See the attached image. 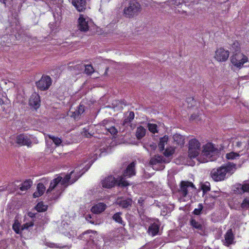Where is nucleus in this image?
Returning a JSON list of instances; mask_svg holds the SVG:
<instances>
[{"label":"nucleus","mask_w":249,"mask_h":249,"mask_svg":"<svg viewBox=\"0 0 249 249\" xmlns=\"http://www.w3.org/2000/svg\"><path fill=\"white\" fill-rule=\"evenodd\" d=\"M220 151L215 147L212 143H207L203 146L202 154L198 158V160L200 162H206L209 161H214L219 156Z\"/></svg>","instance_id":"1"},{"label":"nucleus","mask_w":249,"mask_h":249,"mask_svg":"<svg viewBox=\"0 0 249 249\" xmlns=\"http://www.w3.org/2000/svg\"><path fill=\"white\" fill-rule=\"evenodd\" d=\"M9 27L5 28L6 34H14L17 40L26 36V32L21 27L19 19L17 17H12L8 20Z\"/></svg>","instance_id":"2"},{"label":"nucleus","mask_w":249,"mask_h":249,"mask_svg":"<svg viewBox=\"0 0 249 249\" xmlns=\"http://www.w3.org/2000/svg\"><path fill=\"white\" fill-rule=\"evenodd\" d=\"M92 25L94 29H98V28L94 24L91 19L87 16L80 14L79 17L77 20V27L80 31L87 32L89 31L91 32V35L95 34L98 31L97 30L96 31H92L91 27Z\"/></svg>","instance_id":"3"},{"label":"nucleus","mask_w":249,"mask_h":249,"mask_svg":"<svg viewBox=\"0 0 249 249\" xmlns=\"http://www.w3.org/2000/svg\"><path fill=\"white\" fill-rule=\"evenodd\" d=\"M74 172H70V174H67L64 178L61 177H58L56 178H53L51 182L50 186L46 191L47 195L51 194L52 191L55 189V187H59L60 186H64L65 187L69 185V182L71 178V175L74 174Z\"/></svg>","instance_id":"4"},{"label":"nucleus","mask_w":249,"mask_h":249,"mask_svg":"<svg viewBox=\"0 0 249 249\" xmlns=\"http://www.w3.org/2000/svg\"><path fill=\"white\" fill-rule=\"evenodd\" d=\"M130 184L128 182L121 178L117 180L112 176H108L102 181V185L103 188L110 189L117 185L121 187H126Z\"/></svg>","instance_id":"5"},{"label":"nucleus","mask_w":249,"mask_h":249,"mask_svg":"<svg viewBox=\"0 0 249 249\" xmlns=\"http://www.w3.org/2000/svg\"><path fill=\"white\" fill-rule=\"evenodd\" d=\"M141 9L140 4L135 1L131 0L127 7L124 10V15L127 18H132L138 15Z\"/></svg>","instance_id":"6"},{"label":"nucleus","mask_w":249,"mask_h":249,"mask_svg":"<svg viewBox=\"0 0 249 249\" xmlns=\"http://www.w3.org/2000/svg\"><path fill=\"white\" fill-rule=\"evenodd\" d=\"M189 224L192 229L197 230L200 235H206V227L203 219L192 216L189 220Z\"/></svg>","instance_id":"7"},{"label":"nucleus","mask_w":249,"mask_h":249,"mask_svg":"<svg viewBox=\"0 0 249 249\" xmlns=\"http://www.w3.org/2000/svg\"><path fill=\"white\" fill-rule=\"evenodd\" d=\"M230 59L232 64L239 69H241L244 64L249 62L248 56L240 52L234 53Z\"/></svg>","instance_id":"8"},{"label":"nucleus","mask_w":249,"mask_h":249,"mask_svg":"<svg viewBox=\"0 0 249 249\" xmlns=\"http://www.w3.org/2000/svg\"><path fill=\"white\" fill-rule=\"evenodd\" d=\"M32 140H33L34 143H38V140L33 135H27L24 133L18 135L16 137V141L19 145H26L28 147H31L32 143Z\"/></svg>","instance_id":"9"},{"label":"nucleus","mask_w":249,"mask_h":249,"mask_svg":"<svg viewBox=\"0 0 249 249\" xmlns=\"http://www.w3.org/2000/svg\"><path fill=\"white\" fill-rule=\"evenodd\" d=\"M200 149V143L196 139H192L189 142L188 156L192 159L198 156Z\"/></svg>","instance_id":"10"},{"label":"nucleus","mask_w":249,"mask_h":249,"mask_svg":"<svg viewBox=\"0 0 249 249\" xmlns=\"http://www.w3.org/2000/svg\"><path fill=\"white\" fill-rule=\"evenodd\" d=\"M52 83V80L50 76L43 75L40 79L36 82V85L38 89L44 91L49 89Z\"/></svg>","instance_id":"11"},{"label":"nucleus","mask_w":249,"mask_h":249,"mask_svg":"<svg viewBox=\"0 0 249 249\" xmlns=\"http://www.w3.org/2000/svg\"><path fill=\"white\" fill-rule=\"evenodd\" d=\"M165 160L162 156L155 155V157L150 160V164L152 166L154 170H162L164 168V165L162 163L165 162Z\"/></svg>","instance_id":"12"},{"label":"nucleus","mask_w":249,"mask_h":249,"mask_svg":"<svg viewBox=\"0 0 249 249\" xmlns=\"http://www.w3.org/2000/svg\"><path fill=\"white\" fill-rule=\"evenodd\" d=\"M229 51L220 47L215 52L214 58L219 62H225L229 57Z\"/></svg>","instance_id":"13"},{"label":"nucleus","mask_w":249,"mask_h":249,"mask_svg":"<svg viewBox=\"0 0 249 249\" xmlns=\"http://www.w3.org/2000/svg\"><path fill=\"white\" fill-rule=\"evenodd\" d=\"M40 97L39 94L34 93L29 100V105L31 108L37 110L40 106Z\"/></svg>","instance_id":"14"},{"label":"nucleus","mask_w":249,"mask_h":249,"mask_svg":"<svg viewBox=\"0 0 249 249\" xmlns=\"http://www.w3.org/2000/svg\"><path fill=\"white\" fill-rule=\"evenodd\" d=\"M189 187L192 188L193 189H196L195 186L192 182L181 181L180 189L178 190V193L182 197H186L188 194V188Z\"/></svg>","instance_id":"15"},{"label":"nucleus","mask_w":249,"mask_h":249,"mask_svg":"<svg viewBox=\"0 0 249 249\" xmlns=\"http://www.w3.org/2000/svg\"><path fill=\"white\" fill-rule=\"evenodd\" d=\"M72 4L78 12H83L86 8V0H72Z\"/></svg>","instance_id":"16"},{"label":"nucleus","mask_w":249,"mask_h":249,"mask_svg":"<svg viewBox=\"0 0 249 249\" xmlns=\"http://www.w3.org/2000/svg\"><path fill=\"white\" fill-rule=\"evenodd\" d=\"M107 205L103 202H98L95 204L90 211L94 214H99L106 210Z\"/></svg>","instance_id":"17"},{"label":"nucleus","mask_w":249,"mask_h":249,"mask_svg":"<svg viewBox=\"0 0 249 249\" xmlns=\"http://www.w3.org/2000/svg\"><path fill=\"white\" fill-rule=\"evenodd\" d=\"M65 188L62 186L55 187L52 192L53 191L51 195H49L51 200H56L58 199L61 195L62 192L64 191Z\"/></svg>","instance_id":"18"},{"label":"nucleus","mask_w":249,"mask_h":249,"mask_svg":"<svg viewBox=\"0 0 249 249\" xmlns=\"http://www.w3.org/2000/svg\"><path fill=\"white\" fill-rule=\"evenodd\" d=\"M227 172H213L211 173V178L215 181H221L226 178Z\"/></svg>","instance_id":"19"},{"label":"nucleus","mask_w":249,"mask_h":249,"mask_svg":"<svg viewBox=\"0 0 249 249\" xmlns=\"http://www.w3.org/2000/svg\"><path fill=\"white\" fill-rule=\"evenodd\" d=\"M136 161H133L129 163L128 162H125L122 165V168H124L123 171H135V165Z\"/></svg>","instance_id":"20"},{"label":"nucleus","mask_w":249,"mask_h":249,"mask_svg":"<svg viewBox=\"0 0 249 249\" xmlns=\"http://www.w3.org/2000/svg\"><path fill=\"white\" fill-rule=\"evenodd\" d=\"M173 140L176 144L182 147L184 144L185 138L184 136L181 135L178 133H176L173 136Z\"/></svg>","instance_id":"21"},{"label":"nucleus","mask_w":249,"mask_h":249,"mask_svg":"<svg viewBox=\"0 0 249 249\" xmlns=\"http://www.w3.org/2000/svg\"><path fill=\"white\" fill-rule=\"evenodd\" d=\"M132 200L131 198H127L119 200L117 202L118 205L122 208H128L131 206Z\"/></svg>","instance_id":"22"},{"label":"nucleus","mask_w":249,"mask_h":249,"mask_svg":"<svg viewBox=\"0 0 249 249\" xmlns=\"http://www.w3.org/2000/svg\"><path fill=\"white\" fill-rule=\"evenodd\" d=\"M225 241L227 246L231 245L233 243L234 239L233 234L231 229H229L227 231L226 234H225Z\"/></svg>","instance_id":"23"},{"label":"nucleus","mask_w":249,"mask_h":249,"mask_svg":"<svg viewBox=\"0 0 249 249\" xmlns=\"http://www.w3.org/2000/svg\"><path fill=\"white\" fill-rule=\"evenodd\" d=\"M236 164L233 163L228 162L226 166H221L220 168L217 169L216 171H231L233 169H236Z\"/></svg>","instance_id":"24"},{"label":"nucleus","mask_w":249,"mask_h":249,"mask_svg":"<svg viewBox=\"0 0 249 249\" xmlns=\"http://www.w3.org/2000/svg\"><path fill=\"white\" fill-rule=\"evenodd\" d=\"M146 129L142 126H139L137 127L136 132V136L137 139L138 140H141L143 137H144L146 134Z\"/></svg>","instance_id":"25"},{"label":"nucleus","mask_w":249,"mask_h":249,"mask_svg":"<svg viewBox=\"0 0 249 249\" xmlns=\"http://www.w3.org/2000/svg\"><path fill=\"white\" fill-rule=\"evenodd\" d=\"M32 181L27 179L20 184L19 190L21 191H27L32 186Z\"/></svg>","instance_id":"26"},{"label":"nucleus","mask_w":249,"mask_h":249,"mask_svg":"<svg viewBox=\"0 0 249 249\" xmlns=\"http://www.w3.org/2000/svg\"><path fill=\"white\" fill-rule=\"evenodd\" d=\"M122 215V213L119 212H117L115 214H113L112 216V220H114L116 223L121 224L123 226L125 225V222L122 219V217L121 215Z\"/></svg>","instance_id":"27"},{"label":"nucleus","mask_w":249,"mask_h":249,"mask_svg":"<svg viewBox=\"0 0 249 249\" xmlns=\"http://www.w3.org/2000/svg\"><path fill=\"white\" fill-rule=\"evenodd\" d=\"M238 194H242L245 192H249V183H245L243 184H238L236 188Z\"/></svg>","instance_id":"28"},{"label":"nucleus","mask_w":249,"mask_h":249,"mask_svg":"<svg viewBox=\"0 0 249 249\" xmlns=\"http://www.w3.org/2000/svg\"><path fill=\"white\" fill-rule=\"evenodd\" d=\"M159 230V227L157 224H152L148 228V232L152 236L157 235Z\"/></svg>","instance_id":"29"},{"label":"nucleus","mask_w":249,"mask_h":249,"mask_svg":"<svg viewBox=\"0 0 249 249\" xmlns=\"http://www.w3.org/2000/svg\"><path fill=\"white\" fill-rule=\"evenodd\" d=\"M168 140V136L167 135H165L160 139L158 146L160 152H162L164 150L165 143H167Z\"/></svg>","instance_id":"30"},{"label":"nucleus","mask_w":249,"mask_h":249,"mask_svg":"<svg viewBox=\"0 0 249 249\" xmlns=\"http://www.w3.org/2000/svg\"><path fill=\"white\" fill-rule=\"evenodd\" d=\"M35 208L38 212H46L48 209V205L44 204V203L41 201L37 203Z\"/></svg>","instance_id":"31"},{"label":"nucleus","mask_w":249,"mask_h":249,"mask_svg":"<svg viewBox=\"0 0 249 249\" xmlns=\"http://www.w3.org/2000/svg\"><path fill=\"white\" fill-rule=\"evenodd\" d=\"M231 49L233 52V54L236 53L240 52V44L237 40H235L231 45Z\"/></svg>","instance_id":"32"},{"label":"nucleus","mask_w":249,"mask_h":249,"mask_svg":"<svg viewBox=\"0 0 249 249\" xmlns=\"http://www.w3.org/2000/svg\"><path fill=\"white\" fill-rule=\"evenodd\" d=\"M147 127L148 130L153 134L158 132V126L155 124L148 123Z\"/></svg>","instance_id":"33"},{"label":"nucleus","mask_w":249,"mask_h":249,"mask_svg":"<svg viewBox=\"0 0 249 249\" xmlns=\"http://www.w3.org/2000/svg\"><path fill=\"white\" fill-rule=\"evenodd\" d=\"M48 137L50 139L52 140L54 142V143L56 145V146H58L61 145L62 142V141L61 139L58 137H55L53 136L49 135Z\"/></svg>","instance_id":"34"},{"label":"nucleus","mask_w":249,"mask_h":249,"mask_svg":"<svg viewBox=\"0 0 249 249\" xmlns=\"http://www.w3.org/2000/svg\"><path fill=\"white\" fill-rule=\"evenodd\" d=\"M203 209V204L201 203H199L198 206H197V208H195L194 211L192 212V213L196 215H199L201 214Z\"/></svg>","instance_id":"35"},{"label":"nucleus","mask_w":249,"mask_h":249,"mask_svg":"<svg viewBox=\"0 0 249 249\" xmlns=\"http://www.w3.org/2000/svg\"><path fill=\"white\" fill-rule=\"evenodd\" d=\"M240 155L239 153L233 151L226 154V158L228 160H233L236 159V157H238Z\"/></svg>","instance_id":"36"},{"label":"nucleus","mask_w":249,"mask_h":249,"mask_svg":"<svg viewBox=\"0 0 249 249\" xmlns=\"http://www.w3.org/2000/svg\"><path fill=\"white\" fill-rule=\"evenodd\" d=\"M201 189L202 190L203 194H205L210 191V185L209 182H206L201 186Z\"/></svg>","instance_id":"37"},{"label":"nucleus","mask_w":249,"mask_h":249,"mask_svg":"<svg viewBox=\"0 0 249 249\" xmlns=\"http://www.w3.org/2000/svg\"><path fill=\"white\" fill-rule=\"evenodd\" d=\"M175 152V149L173 148H166L164 153L163 154L166 157H169L171 156H172Z\"/></svg>","instance_id":"38"},{"label":"nucleus","mask_w":249,"mask_h":249,"mask_svg":"<svg viewBox=\"0 0 249 249\" xmlns=\"http://www.w3.org/2000/svg\"><path fill=\"white\" fill-rule=\"evenodd\" d=\"M19 228L20 224L18 220H16L13 225V230L14 231H15L16 233L19 234L20 232Z\"/></svg>","instance_id":"39"},{"label":"nucleus","mask_w":249,"mask_h":249,"mask_svg":"<svg viewBox=\"0 0 249 249\" xmlns=\"http://www.w3.org/2000/svg\"><path fill=\"white\" fill-rule=\"evenodd\" d=\"M89 129H87L86 128H84L83 129V132H82V134L83 136L87 138H91L93 136L94 133L91 134L89 132Z\"/></svg>","instance_id":"40"},{"label":"nucleus","mask_w":249,"mask_h":249,"mask_svg":"<svg viewBox=\"0 0 249 249\" xmlns=\"http://www.w3.org/2000/svg\"><path fill=\"white\" fill-rule=\"evenodd\" d=\"M86 107L83 104H80L78 107V109L76 110V112L78 116L81 115L85 110Z\"/></svg>","instance_id":"41"},{"label":"nucleus","mask_w":249,"mask_h":249,"mask_svg":"<svg viewBox=\"0 0 249 249\" xmlns=\"http://www.w3.org/2000/svg\"><path fill=\"white\" fill-rule=\"evenodd\" d=\"M94 71V69L91 65L85 66V72L88 75H91Z\"/></svg>","instance_id":"42"},{"label":"nucleus","mask_w":249,"mask_h":249,"mask_svg":"<svg viewBox=\"0 0 249 249\" xmlns=\"http://www.w3.org/2000/svg\"><path fill=\"white\" fill-rule=\"evenodd\" d=\"M109 149V146L106 145V146L103 147V148H101L99 151H97L95 155H97L98 152H100L99 156V157L101 156V155L103 153L107 154L108 152V150Z\"/></svg>","instance_id":"43"},{"label":"nucleus","mask_w":249,"mask_h":249,"mask_svg":"<svg viewBox=\"0 0 249 249\" xmlns=\"http://www.w3.org/2000/svg\"><path fill=\"white\" fill-rule=\"evenodd\" d=\"M107 132H109L112 135L111 139H113V138H115V136L118 133L117 129L114 126H112L108 129Z\"/></svg>","instance_id":"44"},{"label":"nucleus","mask_w":249,"mask_h":249,"mask_svg":"<svg viewBox=\"0 0 249 249\" xmlns=\"http://www.w3.org/2000/svg\"><path fill=\"white\" fill-rule=\"evenodd\" d=\"M46 191V187L42 183H39L37 186V191L43 194L44 192Z\"/></svg>","instance_id":"45"},{"label":"nucleus","mask_w":249,"mask_h":249,"mask_svg":"<svg viewBox=\"0 0 249 249\" xmlns=\"http://www.w3.org/2000/svg\"><path fill=\"white\" fill-rule=\"evenodd\" d=\"M241 207L242 209H247L249 207V199L246 198L243 199L241 204Z\"/></svg>","instance_id":"46"},{"label":"nucleus","mask_w":249,"mask_h":249,"mask_svg":"<svg viewBox=\"0 0 249 249\" xmlns=\"http://www.w3.org/2000/svg\"><path fill=\"white\" fill-rule=\"evenodd\" d=\"M33 222H30L25 224H23V225L21 226V230H23L24 229H28L29 228L33 227Z\"/></svg>","instance_id":"47"},{"label":"nucleus","mask_w":249,"mask_h":249,"mask_svg":"<svg viewBox=\"0 0 249 249\" xmlns=\"http://www.w3.org/2000/svg\"><path fill=\"white\" fill-rule=\"evenodd\" d=\"M91 165V163L89 162L86 165H84L83 164H81L80 166L82 167L80 171H87Z\"/></svg>","instance_id":"48"},{"label":"nucleus","mask_w":249,"mask_h":249,"mask_svg":"<svg viewBox=\"0 0 249 249\" xmlns=\"http://www.w3.org/2000/svg\"><path fill=\"white\" fill-rule=\"evenodd\" d=\"M146 145L149 147V150L150 149L152 150H155L157 148V144L154 142L150 144L146 143Z\"/></svg>","instance_id":"49"},{"label":"nucleus","mask_w":249,"mask_h":249,"mask_svg":"<svg viewBox=\"0 0 249 249\" xmlns=\"http://www.w3.org/2000/svg\"><path fill=\"white\" fill-rule=\"evenodd\" d=\"M115 102H116V103H115V105L116 106L117 105H118L119 104H123L124 106H126L127 105V103H126V101L124 99H121V100H118L115 101Z\"/></svg>","instance_id":"50"},{"label":"nucleus","mask_w":249,"mask_h":249,"mask_svg":"<svg viewBox=\"0 0 249 249\" xmlns=\"http://www.w3.org/2000/svg\"><path fill=\"white\" fill-rule=\"evenodd\" d=\"M43 194L40 192H39L38 191H36L33 194V197L35 198H37L38 197H39L40 196H42Z\"/></svg>","instance_id":"51"},{"label":"nucleus","mask_w":249,"mask_h":249,"mask_svg":"<svg viewBox=\"0 0 249 249\" xmlns=\"http://www.w3.org/2000/svg\"><path fill=\"white\" fill-rule=\"evenodd\" d=\"M134 112L133 111H130L129 112V116L127 117L129 118V120L132 121L134 119Z\"/></svg>","instance_id":"52"},{"label":"nucleus","mask_w":249,"mask_h":249,"mask_svg":"<svg viewBox=\"0 0 249 249\" xmlns=\"http://www.w3.org/2000/svg\"><path fill=\"white\" fill-rule=\"evenodd\" d=\"M132 121H131L130 120H129V118L127 117L126 118H125L124 121H123V125H125L126 124H130V123Z\"/></svg>","instance_id":"53"},{"label":"nucleus","mask_w":249,"mask_h":249,"mask_svg":"<svg viewBox=\"0 0 249 249\" xmlns=\"http://www.w3.org/2000/svg\"><path fill=\"white\" fill-rule=\"evenodd\" d=\"M56 26V22H55L49 23V26L52 31L54 30Z\"/></svg>","instance_id":"54"},{"label":"nucleus","mask_w":249,"mask_h":249,"mask_svg":"<svg viewBox=\"0 0 249 249\" xmlns=\"http://www.w3.org/2000/svg\"><path fill=\"white\" fill-rule=\"evenodd\" d=\"M198 116L196 114H193L191 115L190 117V120L194 121L196 119Z\"/></svg>","instance_id":"55"},{"label":"nucleus","mask_w":249,"mask_h":249,"mask_svg":"<svg viewBox=\"0 0 249 249\" xmlns=\"http://www.w3.org/2000/svg\"><path fill=\"white\" fill-rule=\"evenodd\" d=\"M71 117L73 118L75 120L78 117H79V116H78L76 112V110L74 112H72V115H71Z\"/></svg>","instance_id":"56"},{"label":"nucleus","mask_w":249,"mask_h":249,"mask_svg":"<svg viewBox=\"0 0 249 249\" xmlns=\"http://www.w3.org/2000/svg\"><path fill=\"white\" fill-rule=\"evenodd\" d=\"M28 215L31 218H34L35 217V213H34L32 212H29L28 213Z\"/></svg>","instance_id":"57"},{"label":"nucleus","mask_w":249,"mask_h":249,"mask_svg":"<svg viewBox=\"0 0 249 249\" xmlns=\"http://www.w3.org/2000/svg\"><path fill=\"white\" fill-rule=\"evenodd\" d=\"M130 173L129 175L130 176H134L135 175V172H124V176H126L127 175V174Z\"/></svg>","instance_id":"58"},{"label":"nucleus","mask_w":249,"mask_h":249,"mask_svg":"<svg viewBox=\"0 0 249 249\" xmlns=\"http://www.w3.org/2000/svg\"><path fill=\"white\" fill-rule=\"evenodd\" d=\"M7 0H0V2L3 3L4 4L5 7H6V2Z\"/></svg>","instance_id":"59"},{"label":"nucleus","mask_w":249,"mask_h":249,"mask_svg":"<svg viewBox=\"0 0 249 249\" xmlns=\"http://www.w3.org/2000/svg\"><path fill=\"white\" fill-rule=\"evenodd\" d=\"M79 178V177L78 178H75L74 179H71V183L70 184H71L72 183H73L74 182H75L76 181V180Z\"/></svg>","instance_id":"60"},{"label":"nucleus","mask_w":249,"mask_h":249,"mask_svg":"<svg viewBox=\"0 0 249 249\" xmlns=\"http://www.w3.org/2000/svg\"><path fill=\"white\" fill-rule=\"evenodd\" d=\"M143 147L146 149L147 150H149V147L146 145V143H144L143 144Z\"/></svg>","instance_id":"61"},{"label":"nucleus","mask_w":249,"mask_h":249,"mask_svg":"<svg viewBox=\"0 0 249 249\" xmlns=\"http://www.w3.org/2000/svg\"><path fill=\"white\" fill-rule=\"evenodd\" d=\"M108 69H109V67H108L106 68V71L104 73V75H107V71L108 70Z\"/></svg>","instance_id":"62"},{"label":"nucleus","mask_w":249,"mask_h":249,"mask_svg":"<svg viewBox=\"0 0 249 249\" xmlns=\"http://www.w3.org/2000/svg\"><path fill=\"white\" fill-rule=\"evenodd\" d=\"M193 99H193V98H190V97H189V98H187L186 99V100H187V101L188 102H190V101H191V100H193Z\"/></svg>","instance_id":"63"},{"label":"nucleus","mask_w":249,"mask_h":249,"mask_svg":"<svg viewBox=\"0 0 249 249\" xmlns=\"http://www.w3.org/2000/svg\"><path fill=\"white\" fill-rule=\"evenodd\" d=\"M107 121L104 120L103 122H102V124H103V126H105V125L107 124Z\"/></svg>","instance_id":"64"}]
</instances>
